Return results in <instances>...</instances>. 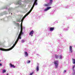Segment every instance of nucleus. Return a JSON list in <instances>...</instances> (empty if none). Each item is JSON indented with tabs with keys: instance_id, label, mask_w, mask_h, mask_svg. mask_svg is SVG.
<instances>
[{
	"instance_id": "f257e3e1",
	"label": "nucleus",
	"mask_w": 75,
	"mask_h": 75,
	"mask_svg": "<svg viewBox=\"0 0 75 75\" xmlns=\"http://www.w3.org/2000/svg\"><path fill=\"white\" fill-rule=\"evenodd\" d=\"M18 40H18V39H17L16 40L15 42V43L13 45L11 48L8 49H4V48H0V50L3 51H10V50H12V49H13V48L15 47L16 45V44H17L18 42Z\"/></svg>"
},
{
	"instance_id": "f03ea898",
	"label": "nucleus",
	"mask_w": 75,
	"mask_h": 75,
	"mask_svg": "<svg viewBox=\"0 0 75 75\" xmlns=\"http://www.w3.org/2000/svg\"><path fill=\"white\" fill-rule=\"evenodd\" d=\"M54 64L55 65V68H57L58 66V61H56L54 62Z\"/></svg>"
},
{
	"instance_id": "7ed1b4c3",
	"label": "nucleus",
	"mask_w": 75,
	"mask_h": 75,
	"mask_svg": "<svg viewBox=\"0 0 75 75\" xmlns=\"http://www.w3.org/2000/svg\"><path fill=\"white\" fill-rule=\"evenodd\" d=\"M22 34H23V32H20L18 37L17 39H18V40H19V39L20 40L21 39V35Z\"/></svg>"
},
{
	"instance_id": "20e7f679",
	"label": "nucleus",
	"mask_w": 75,
	"mask_h": 75,
	"mask_svg": "<svg viewBox=\"0 0 75 75\" xmlns=\"http://www.w3.org/2000/svg\"><path fill=\"white\" fill-rule=\"evenodd\" d=\"M34 31L33 30H32L30 33H29V35H31V37H33V34H34Z\"/></svg>"
},
{
	"instance_id": "39448f33",
	"label": "nucleus",
	"mask_w": 75,
	"mask_h": 75,
	"mask_svg": "<svg viewBox=\"0 0 75 75\" xmlns=\"http://www.w3.org/2000/svg\"><path fill=\"white\" fill-rule=\"evenodd\" d=\"M50 8H51V7H47V8L45 9L44 11H47V10H50Z\"/></svg>"
},
{
	"instance_id": "423d86ee",
	"label": "nucleus",
	"mask_w": 75,
	"mask_h": 75,
	"mask_svg": "<svg viewBox=\"0 0 75 75\" xmlns=\"http://www.w3.org/2000/svg\"><path fill=\"white\" fill-rule=\"evenodd\" d=\"M44 7H49V6H50V3L45 4H44Z\"/></svg>"
},
{
	"instance_id": "0eeeda50",
	"label": "nucleus",
	"mask_w": 75,
	"mask_h": 75,
	"mask_svg": "<svg viewBox=\"0 0 75 75\" xmlns=\"http://www.w3.org/2000/svg\"><path fill=\"white\" fill-rule=\"evenodd\" d=\"M69 51L71 52H72V47L71 46H69Z\"/></svg>"
},
{
	"instance_id": "6e6552de",
	"label": "nucleus",
	"mask_w": 75,
	"mask_h": 75,
	"mask_svg": "<svg viewBox=\"0 0 75 75\" xmlns=\"http://www.w3.org/2000/svg\"><path fill=\"white\" fill-rule=\"evenodd\" d=\"M50 31H53L54 30V27H50Z\"/></svg>"
},
{
	"instance_id": "1a4fd4ad",
	"label": "nucleus",
	"mask_w": 75,
	"mask_h": 75,
	"mask_svg": "<svg viewBox=\"0 0 75 75\" xmlns=\"http://www.w3.org/2000/svg\"><path fill=\"white\" fill-rule=\"evenodd\" d=\"M30 11H29L27 14H26L24 16V18H25V17H27V16H28V14H30Z\"/></svg>"
},
{
	"instance_id": "9d476101",
	"label": "nucleus",
	"mask_w": 75,
	"mask_h": 75,
	"mask_svg": "<svg viewBox=\"0 0 75 75\" xmlns=\"http://www.w3.org/2000/svg\"><path fill=\"white\" fill-rule=\"evenodd\" d=\"M24 53L25 56H26V57H28V53H27V52H25Z\"/></svg>"
},
{
	"instance_id": "9b49d317",
	"label": "nucleus",
	"mask_w": 75,
	"mask_h": 75,
	"mask_svg": "<svg viewBox=\"0 0 75 75\" xmlns=\"http://www.w3.org/2000/svg\"><path fill=\"white\" fill-rule=\"evenodd\" d=\"M21 30L20 32H23V25L21 24Z\"/></svg>"
},
{
	"instance_id": "f8f14e48",
	"label": "nucleus",
	"mask_w": 75,
	"mask_h": 75,
	"mask_svg": "<svg viewBox=\"0 0 75 75\" xmlns=\"http://www.w3.org/2000/svg\"><path fill=\"white\" fill-rule=\"evenodd\" d=\"M10 66L11 67H13V68H15V67L11 64H10Z\"/></svg>"
},
{
	"instance_id": "ddd939ff",
	"label": "nucleus",
	"mask_w": 75,
	"mask_h": 75,
	"mask_svg": "<svg viewBox=\"0 0 75 75\" xmlns=\"http://www.w3.org/2000/svg\"><path fill=\"white\" fill-rule=\"evenodd\" d=\"M73 64H75V59H72Z\"/></svg>"
},
{
	"instance_id": "4468645a",
	"label": "nucleus",
	"mask_w": 75,
	"mask_h": 75,
	"mask_svg": "<svg viewBox=\"0 0 75 75\" xmlns=\"http://www.w3.org/2000/svg\"><path fill=\"white\" fill-rule=\"evenodd\" d=\"M55 57L56 59H58V57H59V56L57 54L55 55Z\"/></svg>"
},
{
	"instance_id": "2eb2a0df",
	"label": "nucleus",
	"mask_w": 75,
	"mask_h": 75,
	"mask_svg": "<svg viewBox=\"0 0 75 75\" xmlns=\"http://www.w3.org/2000/svg\"><path fill=\"white\" fill-rule=\"evenodd\" d=\"M37 4H38L37 3H36L35 2H34V4H33V5L32 6L33 7V8L34 7V6H35V5H37Z\"/></svg>"
},
{
	"instance_id": "dca6fc26",
	"label": "nucleus",
	"mask_w": 75,
	"mask_h": 75,
	"mask_svg": "<svg viewBox=\"0 0 75 75\" xmlns=\"http://www.w3.org/2000/svg\"><path fill=\"white\" fill-rule=\"evenodd\" d=\"M36 69L37 71H38L39 70V67H38V66H37Z\"/></svg>"
},
{
	"instance_id": "f3484780",
	"label": "nucleus",
	"mask_w": 75,
	"mask_h": 75,
	"mask_svg": "<svg viewBox=\"0 0 75 75\" xmlns=\"http://www.w3.org/2000/svg\"><path fill=\"white\" fill-rule=\"evenodd\" d=\"M59 59H62V55H60L59 56Z\"/></svg>"
},
{
	"instance_id": "a211bd4d",
	"label": "nucleus",
	"mask_w": 75,
	"mask_h": 75,
	"mask_svg": "<svg viewBox=\"0 0 75 75\" xmlns=\"http://www.w3.org/2000/svg\"><path fill=\"white\" fill-rule=\"evenodd\" d=\"M6 72V70H3L2 72L3 73H5Z\"/></svg>"
},
{
	"instance_id": "6ab92c4d",
	"label": "nucleus",
	"mask_w": 75,
	"mask_h": 75,
	"mask_svg": "<svg viewBox=\"0 0 75 75\" xmlns=\"http://www.w3.org/2000/svg\"><path fill=\"white\" fill-rule=\"evenodd\" d=\"M21 42L22 43H23V42H25V41H24V40H21Z\"/></svg>"
},
{
	"instance_id": "aec40b11",
	"label": "nucleus",
	"mask_w": 75,
	"mask_h": 75,
	"mask_svg": "<svg viewBox=\"0 0 75 75\" xmlns=\"http://www.w3.org/2000/svg\"><path fill=\"white\" fill-rule=\"evenodd\" d=\"M50 2L49 4H52V0H50Z\"/></svg>"
},
{
	"instance_id": "412c9836",
	"label": "nucleus",
	"mask_w": 75,
	"mask_h": 75,
	"mask_svg": "<svg viewBox=\"0 0 75 75\" xmlns=\"http://www.w3.org/2000/svg\"><path fill=\"white\" fill-rule=\"evenodd\" d=\"M30 62H31L30 60H28L27 62V64H28V63H30Z\"/></svg>"
},
{
	"instance_id": "4be33fe9",
	"label": "nucleus",
	"mask_w": 75,
	"mask_h": 75,
	"mask_svg": "<svg viewBox=\"0 0 75 75\" xmlns=\"http://www.w3.org/2000/svg\"><path fill=\"white\" fill-rule=\"evenodd\" d=\"M25 18V17L24 18V16L23 17L22 19V22H23V20H24V19Z\"/></svg>"
},
{
	"instance_id": "5701e85b",
	"label": "nucleus",
	"mask_w": 75,
	"mask_h": 75,
	"mask_svg": "<svg viewBox=\"0 0 75 75\" xmlns=\"http://www.w3.org/2000/svg\"><path fill=\"white\" fill-rule=\"evenodd\" d=\"M75 68V66H73V71H74V68Z\"/></svg>"
},
{
	"instance_id": "b1692460",
	"label": "nucleus",
	"mask_w": 75,
	"mask_h": 75,
	"mask_svg": "<svg viewBox=\"0 0 75 75\" xmlns=\"http://www.w3.org/2000/svg\"><path fill=\"white\" fill-rule=\"evenodd\" d=\"M37 0H35V1L34 3H37Z\"/></svg>"
},
{
	"instance_id": "393cba45",
	"label": "nucleus",
	"mask_w": 75,
	"mask_h": 75,
	"mask_svg": "<svg viewBox=\"0 0 75 75\" xmlns=\"http://www.w3.org/2000/svg\"><path fill=\"white\" fill-rule=\"evenodd\" d=\"M18 4H21V3H20V2H19V1H18Z\"/></svg>"
},
{
	"instance_id": "a878e982",
	"label": "nucleus",
	"mask_w": 75,
	"mask_h": 75,
	"mask_svg": "<svg viewBox=\"0 0 75 75\" xmlns=\"http://www.w3.org/2000/svg\"><path fill=\"white\" fill-rule=\"evenodd\" d=\"M66 71H66V70H64V73H65V72H66Z\"/></svg>"
},
{
	"instance_id": "bb28decb",
	"label": "nucleus",
	"mask_w": 75,
	"mask_h": 75,
	"mask_svg": "<svg viewBox=\"0 0 75 75\" xmlns=\"http://www.w3.org/2000/svg\"><path fill=\"white\" fill-rule=\"evenodd\" d=\"M32 10H33L31 9L30 10V12H31V11H32Z\"/></svg>"
},
{
	"instance_id": "cd10ccee",
	"label": "nucleus",
	"mask_w": 75,
	"mask_h": 75,
	"mask_svg": "<svg viewBox=\"0 0 75 75\" xmlns=\"http://www.w3.org/2000/svg\"><path fill=\"white\" fill-rule=\"evenodd\" d=\"M16 24H17V25H19V23H16Z\"/></svg>"
},
{
	"instance_id": "c85d7f7f",
	"label": "nucleus",
	"mask_w": 75,
	"mask_h": 75,
	"mask_svg": "<svg viewBox=\"0 0 75 75\" xmlns=\"http://www.w3.org/2000/svg\"><path fill=\"white\" fill-rule=\"evenodd\" d=\"M18 21V22H20V21L18 20V21Z\"/></svg>"
},
{
	"instance_id": "c756f323",
	"label": "nucleus",
	"mask_w": 75,
	"mask_h": 75,
	"mask_svg": "<svg viewBox=\"0 0 75 75\" xmlns=\"http://www.w3.org/2000/svg\"><path fill=\"white\" fill-rule=\"evenodd\" d=\"M33 8H34V7H32L31 9L33 10Z\"/></svg>"
},
{
	"instance_id": "7c9ffc66",
	"label": "nucleus",
	"mask_w": 75,
	"mask_h": 75,
	"mask_svg": "<svg viewBox=\"0 0 75 75\" xmlns=\"http://www.w3.org/2000/svg\"><path fill=\"white\" fill-rule=\"evenodd\" d=\"M1 65H2L0 63V66H1Z\"/></svg>"
},
{
	"instance_id": "2f4dec72",
	"label": "nucleus",
	"mask_w": 75,
	"mask_h": 75,
	"mask_svg": "<svg viewBox=\"0 0 75 75\" xmlns=\"http://www.w3.org/2000/svg\"><path fill=\"white\" fill-rule=\"evenodd\" d=\"M22 23H23V22H22H22H21V24H22Z\"/></svg>"
},
{
	"instance_id": "473e14b6",
	"label": "nucleus",
	"mask_w": 75,
	"mask_h": 75,
	"mask_svg": "<svg viewBox=\"0 0 75 75\" xmlns=\"http://www.w3.org/2000/svg\"><path fill=\"white\" fill-rule=\"evenodd\" d=\"M11 14H13V13H11Z\"/></svg>"
},
{
	"instance_id": "72a5a7b5",
	"label": "nucleus",
	"mask_w": 75,
	"mask_h": 75,
	"mask_svg": "<svg viewBox=\"0 0 75 75\" xmlns=\"http://www.w3.org/2000/svg\"><path fill=\"white\" fill-rule=\"evenodd\" d=\"M6 75H8V74H7Z\"/></svg>"
},
{
	"instance_id": "f704fd0d",
	"label": "nucleus",
	"mask_w": 75,
	"mask_h": 75,
	"mask_svg": "<svg viewBox=\"0 0 75 75\" xmlns=\"http://www.w3.org/2000/svg\"><path fill=\"white\" fill-rule=\"evenodd\" d=\"M0 61H1V60H0Z\"/></svg>"
}]
</instances>
